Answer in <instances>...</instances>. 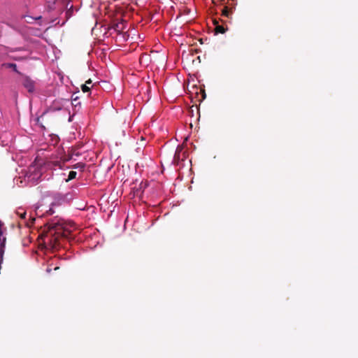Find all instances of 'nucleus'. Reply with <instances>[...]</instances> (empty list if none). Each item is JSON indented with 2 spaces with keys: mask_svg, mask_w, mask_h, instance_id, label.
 <instances>
[{
  "mask_svg": "<svg viewBox=\"0 0 358 358\" xmlns=\"http://www.w3.org/2000/svg\"><path fill=\"white\" fill-rule=\"evenodd\" d=\"M23 86L28 90L29 92H33L35 89L34 81L29 77L24 76L22 79Z\"/></svg>",
  "mask_w": 358,
  "mask_h": 358,
  "instance_id": "obj_4",
  "label": "nucleus"
},
{
  "mask_svg": "<svg viewBox=\"0 0 358 358\" xmlns=\"http://www.w3.org/2000/svg\"><path fill=\"white\" fill-rule=\"evenodd\" d=\"M51 227L55 229L57 233H59L60 230H63L64 233H69L71 231V229L74 227L73 224H68L64 220H59L57 222L52 223Z\"/></svg>",
  "mask_w": 358,
  "mask_h": 358,
  "instance_id": "obj_3",
  "label": "nucleus"
},
{
  "mask_svg": "<svg viewBox=\"0 0 358 358\" xmlns=\"http://www.w3.org/2000/svg\"><path fill=\"white\" fill-rule=\"evenodd\" d=\"M183 150L184 148L182 145H178L175 151L173 158L171 161L172 164L179 166L180 168L182 166L181 162L186 158V152Z\"/></svg>",
  "mask_w": 358,
  "mask_h": 358,
  "instance_id": "obj_1",
  "label": "nucleus"
},
{
  "mask_svg": "<svg viewBox=\"0 0 358 358\" xmlns=\"http://www.w3.org/2000/svg\"><path fill=\"white\" fill-rule=\"evenodd\" d=\"M216 29L220 33H224V29L221 26H217Z\"/></svg>",
  "mask_w": 358,
  "mask_h": 358,
  "instance_id": "obj_15",
  "label": "nucleus"
},
{
  "mask_svg": "<svg viewBox=\"0 0 358 358\" xmlns=\"http://www.w3.org/2000/svg\"><path fill=\"white\" fill-rule=\"evenodd\" d=\"M73 101L76 102V103L80 104V102L76 101L77 99H75Z\"/></svg>",
  "mask_w": 358,
  "mask_h": 358,
  "instance_id": "obj_20",
  "label": "nucleus"
},
{
  "mask_svg": "<svg viewBox=\"0 0 358 358\" xmlns=\"http://www.w3.org/2000/svg\"><path fill=\"white\" fill-rule=\"evenodd\" d=\"M91 83H92V81L90 80H89L88 81L86 82V83L85 85H83L82 86V90L84 92H87L90 91V87L87 85H90Z\"/></svg>",
  "mask_w": 358,
  "mask_h": 358,
  "instance_id": "obj_9",
  "label": "nucleus"
},
{
  "mask_svg": "<svg viewBox=\"0 0 358 358\" xmlns=\"http://www.w3.org/2000/svg\"><path fill=\"white\" fill-rule=\"evenodd\" d=\"M77 173L73 171H71L69 173L68 179L66 181H69L71 180L74 179L76 177Z\"/></svg>",
  "mask_w": 358,
  "mask_h": 358,
  "instance_id": "obj_11",
  "label": "nucleus"
},
{
  "mask_svg": "<svg viewBox=\"0 0 358 358\" xmlns=\"http://www.w3.org/2000/svg\"><path fill=\"white\" fill-rule=\"evenodd\" d=\"M9 57L11 59H13V60H15V61H21V60H24L26 59V57L25 56H15V55H9Z\"/></svg>",
  "mask_w": 358,
  "mask_h": 358,
  "instance_id": "obj_10",
  "label": "nucleus"
},
{
  "mask_svg": "<svg viewBox=\"0 0 358 358\" xmlns=\"http://www.w3.org/2000/svg\"><path fill=\"white\" fill-rule=\"evenodd\" d=\"M2 66L4 67V68H8V69H12L13 71L16 72L17 73H20L17 69V65L15 64H13V63H3L2 64Z\"/></svg>",
  "mask_w": 358,
  "mask_h": 358,
  "instance_id": "obj_6",
  "label": "nucleus"
},
{
  "mask_svg": "<svg viewBox=\"0 0 358 358\" xmlns=\"http://www.w3.org/2000/svg\"><path fill=\"white\" fill-rule=\"evenodd\" d=\"M16 214L21 218V219H23L24 220L26 218V215H27V213L26 211L20 208H18L17 210H16Z\"/></svg>",
  "mask_w": 358,
  "mask_h": 358,
  "instance_id": "obj_7",
  "label": "nucleus"
},
{
  "mask_svg": "<svg viewBox=\"0 0 358 358\" xmlns=\"http://www.w3.org/2000/svg\"><path fill=\"white\" fill-rule=\"evenodd\" d=\"M222 14H223L224 15L227 16V17H228V16H229V10H227V8H224L223 9V10H222Z\"/></svg>",
  "mask_w": 358,
  "mask_h": 358,
  "instance_id": "obj_16",
  "label": "nucleus"
},
{
  "mask_svg": "<svg viewBox=\"0 0 358 358\" xmlns=\"http://www.w3.org/2000/svg\"><path fill=\"white\" fill-rule=\"evenodd\" d=\"M73 101L76 102V103L80 104V102L76 101L77 99H75Z\"/></svg>",
  "mask_w": 358,
  "mask_h": 358,
  "instance_id": "obj_21",
  "label": "nucleus"
},
{
  "mask_svg": "<svg viewBox=\"0 0 358 358\" xmlns=\"http://www.w3.org/2000/svg\"><path fill=\"white\" fill-rule=\"evenodd\" d=\"M124 22H121L120 23H117L116 24V28L115 29L118 31V33L120 32H123V29H124Z\"/></svg>",
  "mask_w": 358,
  "mask_h": 358,
  "instance_id": "obj_8",
  "label": "nucleus"
},
{
  "mask_svg": "<svg viewBox=\"0 0 358 358\" xmlns=\"http://www.w3.org/2000/svg\"><path fill=\"white\" fill-rule=\"evenodd\" d=\"M55 166H58L59 167H61L60 162H56V163H55Z\"/></svg>",
  "mask_w": 358,
  "mask_h": 358,
  "instance_id": "obj_18",
  "label": "nucleus"
},
{
  "mask_svg": "<svg viewBox=\"0 0 358 358\" xmlns=\"http://www.w3.org/2000/svg\"><path fill=\"white\" fill-rule=\"evenodd\" d=\"M66 202V196L57 193L53 197V201L51 203L50 208L47 211L49 215H52L55 211L53 207L61 206Z\"/></svg>",
  "mask_w": 358,
  "mask_h": 358,
  "instance_id": "obj_2",
  "label": "nucleus"
},
{
  "mask_svg": "<svg viewBox=\"0 0 358 358\" xmlns=\"http://www.w3.org/2000/svg\"><path fill=\"white\" fill-rule=\"evenodd\" d=\"M30 177H31L30 176H27V178H28V180H31V179H30Z\"/></svg>",
  "mask_w": 358,
  "mask_h": 358,
  "instance_id": "obj_24",
  "label": "nucleus"
},
{
  "mask_svg": "<svg viewBox=\"0 0 358 358\" xmlns=\"http://www.w3.org/2000/svg\"><path fill=\"white\" fill-rule=\"evenodd\" d=\"M85 164L83 163H80V162L77 163L73 166L74 169H80V170H83L85 169Z\"/></svg>",
  "mask_w": 358,
  "mask_h": 358,
  "instance_id": "obj_13",
  "label": "nucleus"
},
{
  "mask_svg": "<svg viewBox=\"0 0 358 358\" xmlns=\"http://www.w3.org/2000/svg\"><path fill=\"white\" fill-rule=\"evenodd\" d=\"M46 271H47L48 273H50L51 271V269L50 268H47Z\"/></svg>",
  "mask_w": 358,
  "mask_h": 358,
  "instance_id": "obj_23",
  "label": "nucleus"
},
{
  "mask_svg": "<svg viewBox=\"0 0 358 358\" xmlns=\"http://www.w3.org/2000/svg\"><path fill=\"white\" fill-rule=\"evenodd\" d=\"M73 101L76 102V103L80 104V102L76 101L77 99H75Z\"/></svg>",
  "mask_w": 358,
  "mask_h": 358,
  "instance_id": "obj_22",
  "label": "nucleus"
},
{
  "mask_svg": "<svg viewBox=\"0 0 358 358\" xmlns=\"http://www.w3.org/2000/svg\"><path fill=\"white\" fill-rule=\"evenodd\" d=\"M23 49L22 48H15V49H10L8 50V52L9 53H12V52H14L15 51H21Z\"/></svg>",
  "mask_w": 358,
  "mask_h": 358,
  "instance_id": "obj_17",
  "label": "nucleus"
},
{
  "mask_svg": "<svg viewBox=\"0 0 358 358\" xmlns=\"http://www.w3.org/2000/svg\"><path fill=\"white\" fill-rule=\"evenodd\" d=\"M57 0H47V4L49 9L52 10L55 8L54 5Z\"/></svg>",
  "mask_w": 358,
  "mask_h": 358,
  "instance_id": "obj_12",
  "label": "nucleus"
},
{
  "mask_svg": "<svg viewBox=\"0 0 358 358\" xmlns=\"http://www.w3.org/2000/svg\"><path fill=\"white\" fill-rule=\"evenodd\" d=\"M38 176L37 177V179L36 180V181L34 182H38V180L39 179L40 176H38V174L37 173L36 174Z\"/></svg>",
  "mask_w": 358,
  "mask_h": 358,
  "instance_id": "obj_19",
  "label": "nucleus"
},
{
  "mask_svg": "<svg viewBox=\"0 0 358 358\" xmlns=\"http://www.w3.org/2000/svg\"><path fill=\"white\" fill-rule=\"evenodd\" d=\"M47 112H48V111H45V112H43L41 117H38L36 119V123H37V124H40L41 127H42V128H44V126L40 123V120H41V117H43V115L47 113Z\"/></svg>",
  "mask_w": 358,
  "mask_h": 358,
  "instance_id": "obj_14",
  "label": "nucleus"
},
{
  "mask_svg": "<svg viewBox=\"0 0 358 358\" xmlns=\"http://www.w3.org/2000/svg\"><path fill=\"white\" fill-rule=\"evenodd\" d=\"M117 38L119 41H127L129 40V34L126 31L120 32L117 34Z\"/></svg>",
  "mask_w": 358,
  "mask_h": 358,
  "instance_id": "obj_5",
  "label": "nucleus"
}]
</instances>
